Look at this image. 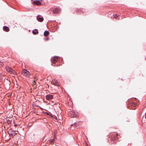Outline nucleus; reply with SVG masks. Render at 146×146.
I'll use <instances>...</instances> for the list:
<instances>
[{"label": "nucleus", "instance_id": "423d86ee", "mask_svg": "<svg viewBox=\"0 0 146 146\" xmlns=\"http://www.w3.org/2000/svg\"><path fill=\"white\" fill-rule=\"evenodd\" d=\"M58 56H54L51 59V61L54 64L58 60Z\"/></svg>", "mask_w": 146, "mask_h": 146}, {"label": "nucleus", "instance_id": "6ab92c4d", "mask_svg": "<svg viewBox=\"0 0 146 146\" xmlns=\"http://www.w3.org/2000/svg\"><path fill=\"white\" fill-rule=\"evenodd\" d=\"M52 64V65H53L52 63V64ZM53 66H54V65H53Z\"/></svg>", "mask_w": 146, "mask_h": 146}, {"label": "nucleus", "instance_id": "2eb2a0df", "mask_svg": "<svg viewBox=\"0 0 146 146\" xmlns=\"http://www.w3.org/2000/svg\"><path fill=\"white\" fill-rule=\"evenodd\" d=\"M113 16L112 17L113 18H115L116 19H120L119 17H118V16L116 14H114Z\"/></svg>", "mask_w": 146, "mask_h": 146}, {"label": "nucleus", "instance_id": "1a4fd4ad", "mask_svg": "<svg viewBox=\"0 0 146 146\" xmlns=\"http://www.w3.org/2000/svg\"><path fill=\"white\" fill-rule=\"evenodd\" d=\"M51 83L56 85H59V83L57 80H54L53 81L51 82Z\"/></svg>", "mask_w": 146, "mask_h": 146}, {"label": "nucleus", "instance_id": "9d476101", "mask_svg": "<svg viewBox=\"0 0 146 146\" xmlns=\"http://www.w3.org/2000/svg\"><path fill=\"white\" fill-rule=\"evenodd\" d=\"M3 29L4 31L6 32H8L9 30V29L8 27L7 26H5L3 27Z\"/></svg>", "mask_w": 146, "mask_h": 146}, {"label": "nucleus", "instance_id": "f257e3e1", "mask_svg": "<svg viewBox=\"0 0 146 146\" xmlns=\"http://www.w3.org/2000/svg\"><path fill=\"white\" fill-rule=\"evenodd\" d=\"M6 69L7 72L10 74L13 75H15L16 74L15 71L13 70L9 66H7L6 67Z\"/></svg>", "mask_w": 146, "mask_h": 146}, {"label": "nucleus", "instance_id": "20e7f679", "mask_svg": "<svg viewBox=\"0 0 146 146\" xmlns=\"http://www.w3.org/2000/svg\"><path fill=\"white\" fill-rule=\"evenodd\" d=\"M23 75L27 77L29 76L31 74L29 72L25 69L23 70Z\"/></svg>", "mask_w": 146, "mask_h": 146}, {"label": "nucleus", "instance_id": "ddd939ff", "mask_svg": "<svg viewBox=\"0 0 146 146\" xmlns=\"http://www.w3.org/2000/svg\"><path fill=\"white\" fill-rule=\"evenodd\" d=\"M49 32L47 31H45L44 33V35L45 36H47L49 34Z\"/></svg>", "mask_w": 146, "mask_h": 146}, {"label": "nucleus", "instance_id": "6e6552de", "mask_svg": "<svg viewBox=\"0 0 146 146\" xmlns=\"http://www.w3.org/2000/svg\"><path fill=\"white\" fill-rule=\"evenodd\" d=\"M46 98L47 100H51L53 98V96L52 95H47L46 96Z\"/></svg>", "mask_w": 146, "mask_h": 146}, {"label": "nucleus", "instance_id": "a211bd4d", "mask_svg": "<svg viewBox=\"0 0 146 146\" xmlns=\"http://www.w3.org/2000/svg\"><path fill=\"white\" fill-rule=\"evenodd\" d=\"M1 64H0V65H2V62H1Z\"/></svg>", "mask_w": 146, "mask_h": 146}, {"label": "nucleus", "instance_id": "f8f14e48", "mask_svg": "<svg viewBox=\"0 0 146 146\" xmlns=\"http://www.w3.org/2000/svg\"><path fill=\"white\" fill-rule=\"evenodd\" d=\"M32 33L33 34L36 35L38 33V31L37 29H35L33 31Z\"/></svg>", "mask_w": 146, "mask_h": 146}, {"label": "nucleus", "instance_id": "dca6fc26", "mask_svg": "<svg viewBox=\"0 0 146 146\" xmlns=\"http://www.w3.org/2000/svg\"><path fill=\"white\" fill-rule=\"evenodd\" d=\"M54 142V139H52L49 141V143L50 144H52V143H53Z\"/></svg>", "mask_w": 146, "mask_h": 146}, {"label": "nucleus", "instance_id": "7ed1b4c3", "mask_svg": "<svg viewBox=\"0 0 146 146\" xmlns=\"http://www.w3.org/2000/svg\"><path fill=\"white\" fill-rule=\"evenodd\" d=\"M8 133L10 135H11L12 137H13L15 135L17 134L15 133L14 131H13L11 129H9L8 131Z\"/></svg>", "mask_w": 146, "mask_h": 146}, {"label": "nucleus", "instance_id": "39448f33", "mask_svg": "<svg viewBox=\"0 0 146 146\" xmlns=\"http://www.w3.org/2000/svg\"><path fill=\"white\" fill-rule=\"evenodd\" d=\"M51 11L54 13L58 14L60 12V9L58 8H56L54 9H52Z\"/></svg>", "mask_w": 146, "mask_h": 146}, {"label": "nucleus", "instance_id": "0eeeda50", "mask_svg": "<svg viewBox=\"0 0 146 146\" xmlns=\"http://www.w3.org/2000/svg\"><path fill=\"white\" fill-rule=\"evenodd\" d=\"M36 19L37 20L40 22H42L44 20L43 17L40 15L37 16Z\"/></svg>", "mask_w": 146, "mask_h": 146}, {"label": "nucleus", "instance_id": "f03ea898", "mask_svg": "<svg viewBox=\"0 0 146 146\" xmlns=\"http://www.w3.org/2000/svg\"><path fill=\"white\" fill-rule=\"evenodd\" d=\"M68 113L69 116L71 117H75L77 115V113L73 110L69 111Z\"/></svg>", "mask_w": 146, "mask_h": 146}, {"label": "nucleus", "instance_id": "4468645a", "mask_svg": "<svg viewBox=\"0 0 146 146\" xmlns=\"http://www.w3.org/2000/svg\"><path fill=\"white\" fill-rule=\"evenodd\" d=\"M5 85H6L7 86V87L8 88L10 86V82L9 81H7L6 83V82H5Z\"/></svg>", "mask_w": 146, "mask_h": 146}, {"label": "nucleus", "instance_id": "f3484780", "mask_svg": "<svg viewBox=\"0 0 146 146\" xmlns=\"http://www.w3.org/2000/svg\"><path fill=\"white\" fill-rule=\"evenodd\" d=\"M44 40H48V38H44Z\"/></svg>", "mask_w": 146, "mask_h": 146}, {"label": "nucleus", "instance_id": "9b49d317", "mask_svg": "<svg viewBox=\"0 0 146 146\" xmlns=\"http://www.w3.org/2000/svg\"><path fill=\"white\" fill-rule=\"evenodd\" d=\"M34 3L37 5H40L41 4L40 2L39 1H36L34 2Z\"/></svg>", "mask_w": 146, "mask_h": 146}]
</instances>
